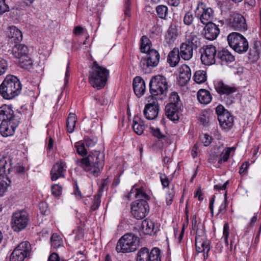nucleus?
<instances>
[{
    "mask_svg": "<svg viewBox=\"0 0 261 261\" xmlns=\"http://www.w3.org/2000/svg\"><path fill=\"white\" fill-rule=\"evenodd\" d=\"M149 92L152 95H166L169 85L168 81L165 76L157 75L151 77L149 82Z\"/></svg>",
    "mask_w": 261,
    "mask_h": 261,
    "instance_id": "nucleus-6",
    "label": "nucleus"
},
{
    "mask_svg": "<svg viewBox=\"0 0 261 261\" xmlns=\"http://www.w3.org/2000/svg\"><path fill=\"white\" fill-rule=\"evenodd\" d=\"M227 205V199L226 196L225 197L224 200L221 204L219 210L218 214H224L226 211V207Z\"/></svg>",
    "mask_w": 261,
    "mask_h": 261,
    "instance_id": "nucleus-62",
    "label": "nucleus"
},
{
    "mask_svg": "<svg viewBox=\"0 0 261 261\" xmlns=\"http://www.w3.org/2000/svg\"><path fill=\"white\" fill-rule=\"evenodd\" d=\"M140 229L144 234H151L154 229V223L150 220L145 219L142 222Z\"/></svg>",
    "mask_w": 261,
    "mask_h": 261,
    "instance_id": "nucleus-34",
    "label": "nucleus"
},
{
    "mask_svg": "<svg viewBox=\"0 0 261 261\" xmlns=\"http://www.w3.org/2000/svg\"><path fill=\"white\" fill-rule=\"evenodd\" d=\"M225 112H229L228 111H227L226 110H225L224 109V107L221 105H218L216 108V113L218 116V119H219V116H222Z\"/></svg>",
    "mask_w": 261,
    "mask_h": 261,
    "instance_id": "nucleus-61",
    "label": "nucleus"
},
{
    "mask_svg": "<svg viewBox=\"0 0 261 261\" xmlns=\"http://www.w3.org/2000/svg\"><path fill=\"white\" fill-rule=\"evenodd\" d=\"M67 169V166L64 161L60 160L56 162L50 171L51 180L55 181L60 178L64 177Z\"/></svg>",
    "mask_w": 261,
    "mask_h": 261,
    "instance_id": "nucleus-17",
    "label": "nucleus"
},
{
    "mask_svg": "<svg viewBox=\"0 0 261 261\" xmlns=\"http://www.w3.org/2000/svg\"><path fill=\"white\" fill-rule=\"evenodd\" d=\"M100 195H97L95 196L92 202V204L91 206V210L92 211H94L98 209V208L100 206Z\"/></svg>",
    "mask_w": 261,
    "mask_h": 261,
    "instance_id": "nucleus-52",
    "label": "nucleus"
},
{
    "mask_svg": "<svg viewBox=\"0 0 261 261\" xmlns=\"http://www.w3.org/2000/svg\"><path fill=\"white\" fill-rule=\"evenodd\" d=\"M74 147L79 154L85 155L88 153L87 148L83 142H77L74 144Z\"/></svg>",
    "mask_w": 261,
    "mask_h": 261,
    "instance_id": "nucleus-44",
    "label": "nucleus"
},
{
    "mask_svg": "<svg viewBox=\"0 0 261 261\" xmlns=\"http://www.w3.org/2000/svg\"><path fill=\"white\" fill-rule=\"evenodd\" d=\"M155 10L159 18L166 19L168 12V8L166 6L163 5H159L156 7Z\"/></svg>",
    "mask_w": 261,
    "mask_h": 261,
    "instance_id": "nucleus-43",
    "label": "nucleus"
},
{
    "mask_svg": "<svg viewBox=\"0 0 261 261\" xmlns=\"http://www.w3.org/2000/svg\"><path fill=\"white\" fill-rule=\"evenodd\" d=\"M218 121L221 126L226 129H230L233 124V117L229 112H225L219 116Z\"/></svg>",
    "mask_w": 261,
    "mask_h": 261,
    "instance_id": "nucleus-28",
    "label": "nucleus"
},
{
    "mask_svg": "<svg viewBox=\"0 0 261 261\" xmlns=\"http://www.w3.org/2000/svg\"><path fill=\"white\" fill-rule=\"evenodd\" d=\"M150 47V42L149 39L145 36L141 38V42L140 45V50L142 53H147L152 50Z\"/></svg>",
    "mask_w": 261,
    "mask_h": 261,
    "instance_id": "nucleus-41",
    "label": "nucleus"
},
{
    "mask_svg": "<svg viewBox=\"0 0 261 261\" xmlns=\"http://www.w3.org/2000/svg\"><path fill=\"white\" fill-rule=\"evenodd\" d=\"M216 91L221 95L224 96V99L227 105H231L234 99L232 94L237 91L234 86H229L222 81H216L214 83Z\"/></svg>",
    "mask_w": 261,
    "mask_h": 261,
    "instance_id": "nucleus-10",
    "label": "nucleus"
},
{
    "mask_svg": "<svg viewBox=\"0 0 261 261\" xmlns=\"http://www.w3.org/2000/svg\"><path fill=\"white\" fill-rule=\"evenodd\" d=\"M195 15L199 18L203 24L212 23L214 17V12L212 8L208 7L206 4L199 2L195 10Z\"/></svg>",
    "mask_w": 261,
    "mask_h": 261,
    "instance_id": "nucleus-11",
    "label": "nucleus"
},
{
    "mask_svg": "<svg viewBox=\"0 0 261 261\" xmlns=\"http://www.w3.org/2000/svg\"><path fill=\"white\" fill-rule=\"evenodd\" d=\"M198 36V33L196 32L187 33L185 36L186 41L185 42H188L189 44H191L192 47L197 48L201 44L200 38Z\"/></svg>",
    "mask_w": 261,
    "mask_h": 261,
    "instance_id": "nucleus-30",
    "label": "nucleus"
},
{
    "mask_svg": "<svg viewBox=\"0 0 261 261\" xmlns=\"http://www.w3.org/2000/svg\"><path fill=\"white\" fill-rule=\"evenodd\" d=\"M9 11V7L6 0H0V15Z\"/></svg>",
    "mask_w": 261,
    "mask_h": 261,
    "instance_id": "nucleus-55",
    "label": "nucleus"
},
{
    "mask_svg": "<svg viewBox=\"0 0 261 261\" xmlns=\"http://www.w3.org/2000/svg\"><path fill=\"white\" fill-rule=\"evenodd\" d=\"M194 16L192 12H187L184 17V23L187 25H191L194 20Z\"/></svg>",
    "mask_w": 261,
    "mask_h": 261,
    "instance_id": "nucleus-48",
    "label": "nucleus"
},
{
    "mask_svg": "<svg viewBox=\"0 0 261 261\" xmlns=\"http://www.w3.org/2000/svg\"><path fill=\"white\" fill-rule=\"evenodd\" d=\"M7 36L10 42L17 43L22 39V32L15 26L9 27Z\"/></svg>",
    "mask_w": 261,
    "mask_h": 261,
    "instance_id": "nucleus-26",
    "label": "nucleus"
},
{
    "mask_svg": "<svg viewBox=\"0 0 261 261\" xmlns=\"http://www.w3.org/2000/svg\"><path fill=\"white\" fill-rule=\"evenodd\" d=\"M96 139H87L83 142L87 148L94 146L96 143Z\"/></svg>",
    "mask_w": 261,
    "mask_h": 261,
    "instance_id": "nucleus-64",
    "label": "nucleus"
},
{
    "mask_svg": "<svg viewBox=\"0 0 261 261\" xmlns=\"http://www.w3.org/2000/svg\"><path fill=\"white\" fill-rule=\"evenodd\" d=\"M136 185H135L127 195L126 196L128 199L132 198V194L134 193H135V197L136 198H140V199H143L146 201L150 198L149 195L144 187L141 186L139 188H136Z\"/></svg>",
    "mask_w": 261,
    "mask_h": 261,
    "instance_id": "nucleus-20",
    "label": "nucleus"
},
{
    "mask_svg": "<svg viewBox=\"0 0 261 261\" xmlns=\"http://www.w3.org/2000/svg\"><path fill=\"white\" fill-rule=\"evenodd\" d=\"M229 45L239 54L246 53L249 47L248 42L245 37L240 33L233 32L227 36Z\"/></svg>",
    "mask_w": 261,
    "mask_h": 261,
    "instance_id": "nucleus-8",
    "label": "nucleus"
},
{
    "mask_svg": "<svg viewBox=\"0 0 261 261\" xmlns=\"http://www.w3.org/2000/svg\"><path fill=\"white\" fill-rule=\"evenodd\" d=\"M249 165V162H245L242 164L239 171V174L242 176L247 175Z\"/></svg>",
    "mask_w": 261,
    "mask_h": 261,
    "instance_id": "nucleus-50",
    "label": "nucleus"
},
{
    "mask_svg": "<svg viewBox=\"0 0 261 261\" xmlns=\"http://www.w3.org/2000/svg\"><path fill=\"white\" fill-rule=\"evenodd\" d=\"M217 59L220 60L222 63H230L234 61L235 57L227 49L223 48L218 51Z\"/></svg>",
    "mask_w": 261,
    "mask_h": 261,
    "instance_id": "nucleus-27",
    "label": "nucleus"
},
{
    "mask_svg": "<svg viewBox=\"0 0 261 261\" xmlns=\"http://www.w3.org/2000/svg\"><path fill=\"white\" fill-rule=\"evenodd\" d=\"M178 48L175 47L169 53L167 62L171 67H175L180 61Z\"/></svg>",
    "mask_w": 261,
    "mask_h": 261,
    "instance_id": "nucleus-32",
    "label": "nucleus"
},
{
    "mask_svg": "<svg viewBox=\"0 0 261 261\" xmlns=\"http://www.w3.org/2000/svg\"><path fill=\"white\" fill-rule=\"evenodd\" d=\"M8 68L7 61L3 58H0V76L5 73Z\"/></svg>",
    "mask_w": 261,
    "mask_h": 261,
    "instance_id": "nucleus-54",
    "label": "nucleus"
},
{
    "mask_svg": "<svg viewBox=\"0 0 261 261\" xmlns=\"http://www.w3.org/2000/svg\"><path fill=\"white\" fill-rule=\"evenodd\" d=\"M140 239L132 233H127L117 242L116 250L119 253H130L137 250L139 246Z\"/></svg>",
    "mask_w": 261,
    "mask_h": 261,
    "instance_id": "nucleus-5",
    "label": "nucleus"
},
{
    "mask_svg": "<svg viewBox=\"0 0 261 261\" xmlns=\"http://www.w3.org/2000/svg\"><path fill=\"white\" fill-rule=\"evenodd\" d=\"M134 132L138 135H141L144 130V122L138 117H135L132 125Z\"/></svg>",
    "mask_w": 261,
    "mask_h": 261,
    "instance_id": "nucleus-36",
    "label": "nucleus"
},
{
    "mask_svg": "<svg viewBox=\"0 0 261 261\" xmlns=\"http://www.w3.org/2000/svg\"><path fill=\"white\" fill-rule=\"evenodd\" d=\"M216 148L217 153H219L218 163L223 164L228 161L231 152L234 151L236 148L235 147H225L222 150H221L220 147H217Z\"/></svg>",
    "mask_w": 261,
    "mask_h": 261,
    "instance_id": "nucleus-29",
    "label": "nucleus"
},
{
    "mask_svg": "<svg viewBox=\"0 0 261 261\" xmlns=\"http://www.w3.org/2000/svg\"><path fill=\"white\" fill-rule=\"evenodd\" d=\"M204 28V36L207 40H213L217 38L220 34V29L214 23L205 24Z\"/></svg>",
    "mask_w": 261,
    "mask_h": 261,
    "instance_id": "nucleus-22",
    "label": "nucleus"
},
{
    "mask_svg": "<svg viewBox=\"0 0 261 261\" xmlns=\"http://www.w3.org/2000/svg\"><path fill=\"white\" fill-rule=\"evenodd\" d=\"M194 81L197 84L204 83L207 79L206 72L204 70H198L196 71L193 76Z\"/></svg>",
    "mask_w": 261,
    "mask_h": 261,
    "instance_id": "nucleus-40",
    "label": "nucleus"
},
{
    "mask_svg": "<svg viewBox=\"0 0 261 261\" xmlns=\"http://www.w3.org/2000/svg\"><path fill=\"white\" fill-rule=\"evenodd\" d=\"M151 251L146 247L141 248L137 253L136 261H148Z\"/></svg>",
    "mask_w": 261,
    "mask_h": 261,
    "instance_id": "nucleus-37",
    "label": "nucleus"
},
{
    "mask_svg": "<svg viewBox=\"0 0 261 261\" xmlns=\"http://www.w3.org/2000/svg\"><path fill=\"white\" fill-rule=\"evenodd\" d=\"M18 65L24 69H30L33 65V61L29 55L23 56L18 59Z\"/></svg>",
    "mask_w": 261,
    "mask_h": 261,
    "instance_id": "nucleus-39",
    "label": "nucleus"
},
{
    "mask_svg": "<svg viewBox=\"0 0 261 261\" xmlns=\"http://www.w3.org/2000/svg\"><path fill=\"white\" fill-rule=\"evenodd\" d=\"M150 129L152 135L159 139H162L166 137V136L161 132L160 128L151 127Z\"/></svg>",
    "mask_w": 261,
    "mask_h": 261,
    "instance_id": "nucleus-51",
    "label": "nucleus"
},
{
    "mask_svg": "<svg viewBox=\"0 0 261 261\" xmlns=\"http://www.w3.org/2000/svg\"><path fill=\"white\" fill-rule=\"evenodd\" d=\"M51 194L55 197H59L62 192V187L59 184H54L51 187Z\"/></svg>",
    "mask_w": 261,
    "mask_h": 261,
    "instance_id": "nucleus-47",
    "label": "nucleus"
},
{
    "mask_svg": "<svg viewBox=\"0 0 261 261\" xmlns=\"http://www.w3.org/2000/svg\"><path fill=\"white\" fill-rule=\"evenodd\" d=\"M216 148H214V151L210 154L208 158L209 163L213 164L216 167H219L220 165L221 164L218 163V160L219 158V153H217Z\"/></svg>",
    "mask_w": 261,
    "mask_h": 261,
    "instance_id": "nucleus-45",
    "label": "nucleus"
},
{
    "mask_svg": "<svg viewBox=\"0 0 261 261\" xmlns=\"http://www.w3.org/2000/svg\"><path fill=\"white\" fill-rule=\"evenodd\" d=\"M75 163L89 174L97 176L105 165V154L95 150L91 152L87 156L75 160Z\"/></svg>",
    "mask_w": 261,
    "mask_h": 261,
    "instance_id": "nucleus-1",
    "label": "nucleus"
},
{
    "mask_svg": "<svg viewBox=\"0 0 261 261\" xmlns=\"http://www.w3.org/2000/svg\"><path fill=\"white\" fill-rule=\"evenodd\" d=\"M30 216L26 211L24 210L15 211L11 216V228L14 231L19 232L28 226Z\"/></svg>",
    "mask_w": 261,
    "mask_h": 261,
    "instance_id": "nucleus-7",
    "label": "nucleus"
},
{
    "mask_svg": "<svg viewBox=\"0 0 261 261\" xmlns=\"http://www.w3.org/2000/svg\"><path fill=\"white\" fill-rule=\"evenodd\" d=\"M16 117L19 116L14 114L12 106L4 105L0 107V120H11Z\"/></svg>",
    "mask_w": 261,
    "mask_h": 261,
    "instance_id": "nucleus-23",
    "label": "nucleus"
},
{
    "mask_svg": "<svg viewBox=\"0 0 261 261\" xmlns=\"http://www.w3.org/2000/svg\"><path fill=\"white\" fill-rule=\"evenodd\" d=\"M192 229L196 231L195 247L196 251L198 252H203V258L205 260L208 258V253L210 250V241L207 239L202 224L197 223L196 215L192 217Z\"/></svg>",
    "mask_w": 261,
    "mask_h": 261,
    "instance_id": "nucleus-3",
    "label": "nucleus"
},
{
    "mask_svg": "<svg viewBox=\"0 0 261 261\" xmlns=\"http://www.w3.org/2000/svg\"><path fill=\"white\" fill-rule=\"evenodd\" d=\"M39 208L40 213L43 215H47L49 213V210L47 208L46 203L44 202H40L39 204Z\"/></svg>",
    "mask_w": 261,
    "mask_h": 261,
    "instance_id": "nucleus-57",
    "label": "nucleus"
},
{
    "mask_svg": "<svg viewBox=\"0 0 261 261\" xmlns=\"http://www.w3.org/2000/svg\"><path fill=\"white\" fill-rule=\"evenodd\" d=\"M31 245L28 241L20 243L13 250L10 256V261H23L30 255Z\"/></svg>",
    "mask_w": 261,
    "mask_h": 261,
    "instance_id": "nucleus-13",
    "label": "nucleus"
},
{
    "mask_svg": "<svg viewBox=\"0 0 261 261\" xmlns=\"http://www.w3.org/2000/svg\"><path fill=\"white\" fill-rule=\"evenodd\" d=\"M160 59V55L158 51L152 49L143 57L140 63V67L145 73L149 72L151 69L158 65Z\"/></svg>",
    "mask_w": 261,
    "mask_h": 261,
    "instance_id": "nucleus-9",
    "label": "nucleus"
},
{
    "mask_svg": "<svg viewBox=\"0 0 261 261\" xmlns=\"http://www.w3.org/2000/svg\"><path fill=\"white\" fill-rule=\"evenodd\" d=\"M149 211L147 202L143 199H138L133 202L131 205V213L137 219H142L146 217Z\"/></svg>",
    "mask_w": 261,
    "mask_h": 261,
    "instance_id": "nucleus-14",
    "label": "nucleus"
},
{
    "mask_svg": "<svg viewBox=\"0 0 261 261\" xmlns=\"http://www.w3.org/2000/svg\"><path fill=\"white\" fill-rule=\"evenodd\" d=\"M229 234V226L228 223H225L223 226V236L227 246L228 245V236Z\"/></svg>",
    "mask_w": 261,
    "mask_h": 261,
    "instance_id": "nucleus-53",
    "label": "nucleus"
},
{
    "mask_svg": "<svg viewBox=\"0 0 261 261\" xmlns=\"http://www.w3.org/2000/svg\"><path fill=\"white\" fill-rule=\"evenodd\" d=\"M170 103L179 105L181 106V102L178 93L176 92H172L170 94Z\"/></svg>",
    "mask_w": 261,
    "mask_h": 261,
    "instance_id": "nucleus-49",
    "label": "nucleus"
},
{
    "mask_svg": "<svg viewBox=\"0 0 261 261\" xmlns=\"http://www.w3.org/2000/svg\"><path fill=\"white\" fill-rule=\"evenodd\" d=\"M133 89L138 97L143 96L146 91L144 81L140 76H136L133 80Z\"/></svg>",
    "mask_w": 261,
    "mask_h": 261,
    "instance_id": "nucleus-24",
    "label": "nucleus"
},
{
    "mask_svg": "<svg viewBox=\"0 0 261 261\" xmlns=\"http://www.w3.org/2000/svg\"><path fill=\"white\" fill-rule=\"evenodd\" d=\"M12 53L14 57L18 59L28 55V48L23 44H17L13 47Z\"/></svg>",
    "mask_w": 261,
    "mask_h": 261,
    "instance_id": "nucleus-31",
    "label": "nucleus"
},
{
    "mask_svg": "<svg viewBox=\"0 0 261 261\" xmlns=\"http://www.w3.org/2000/svg\"><path fill=\"white\" fill-rule=\"evenodd\" d=\"M179 105L169 103L165 107V113L167 117L172 121H176L179 119L178 114L180 109Z\"/></svg>",
    "mask_w": 261,
    "mask_h": 261,
    "instance_id": "nucleus-21",
    "label": "nucleus"
},
{
    "mask_svg": "<svg viewBox=\"0 0 261 261\" xmlns=\"http://www.w3.org/2000/svg\"><path fill=\"white\" fill-rule=\"evenodd\" d=\"M22 85L17 77L7 75L0 85V95L7 100L13 99L21 93Z\"/></svg>",
    "mask_w": 261,
    "mask_h": 261,
    "instance_id": "nucleus-2",
    "label": "nucleus"
},
{
    "mask_svg": "<svg viewBox=\"0 0 261 261\" xmlns=\"http://www.w3.org/2000/svg\"><path fill=\"white\" fill-rule=\"evenodd\" d=\"M174 196V192L173 190L169 191L166 194V203L168 205H170L172 204L173 199Z\"/></svg>",
    "mask_w": 261,
    "mask_h": 261,
    "instance_id": "nucleus-58",
    "label": "nucleus"
},
{
    "mask_svg": "<svg viewBox=\"0 0 261 261\" xmlns=\"http://www.w3.org/2000/svg\"><path fill=\"white\" fill-rule=\"evenodd\" d=\"M73 232L75 234V239L76 240L83 238L84 235V230L79 227L74 229Z\"/></svg>",
    "mask_w": 261,
    "mask_h": 261,
    "instance_id": "nucleus-59",
    "label": "nucleus"
},
{
    "mask_svg": "<svg viewBox=\"0 0 261 261\" xmlns=\"http://www.w3.org/2000/svg\"><path fill=\"white\" fill-rule=\"evenodd\" d=\"M178 72L177 83L180 86H184L188 83L191 79V69L188 65L183 64L178 68Z\"/></svg>",
    "mask_w": 261,
    "mask_h": 261,
    "instance_id": "nucleus-18",
    "label": "nucleus"
},
{
    "mask_svg": "<svg viewBox=\"0 0 261 261\" xmlns=\"http://www.w3.org/2000/svg\"><path fill=\"white\" fill-rule=\"evenodd\" d=\"M148 261H161V252L159 248H154L151 250Z\"/></svg>",
    "mask_w": 261,
    "mask_h": 261,
    "instance_id": "nucleus-46",
    "label": "nucleus"
},
{
    "mask_svg": "<svg viewBox=\"0 0 261 261\" xmlns=\"http://www.w3.org/2000/svg\"><path fill=\"white\" fill-rule=\"evenodd\" d=\"M197 97L200 103L203 105L209 103L212 99L210 92L205 89H200L197 92Z\"/></svg>",
    "mask_w": 261,
    "mask_h": 261,
    "instance_id": "nucleus-33",
    "label": "nucleus"
},
{
    "mask_svg": "<svg viewBox=\"0 0 261 261\" xmlns=\"http://www.w3.org/2000/svg\"><path fill=\"white\" fill-rule=\"evenodd\" d=\"M148 103L145 105L143 110V114L146 119L154 120L158 116L160 106L158 100L153 97L148 99Z\"/></svg>",
    "mask_w": 261,
    "mask_h": 261,
    "instance_id": "nucleus-15",
    "label": "nucleus"
},
{
    "mask_svg": "<svg viewBox=\"0 0 261 261\" xmlns=\"http://www.w3.org/2000/svg\"><path fill=\"white\" fill-rule=\"evenodd\" d=\"M160 180L163 188L167 187L169 186V179L165 174H162L160 175Z\"/></svg>",
    "mask_w": 261,
    "mask_h": 261,
    "instance_id": "nucleus-63",
    "label": "nucleus"
},
{
    "mask_svg": "<svg viewBox=\"0 0 261 261\" xmlns=\"http://www.w3.org/2000/svg\"><path fill=\"white\" fill-rule=\"evenodd\" d=\"M19 117L11 120L3 121L0 125V133L5 137L13 136L19 123Z\"/></svg>",
    "mask_w": 261,
    "mask_h": 261,
    "instance_id": "nucleus-16",
    "label": "nucleus"
},
{
    "mask_svg": "<svg viewBox=\"0 0 261 261\" xmlns=\"http://www.w3.org/2000/svg\"><path fill=\"white\" fill-rule=\"evenodd\" d=\"M178 51L180 57L184 60H190L193 57V47L188 42L182 43L178 49Z\"/></svg>",
    "mask_w": 261,
    "mask_h": 261,
    "instance_id": "nucleus-25",
    "label": "nucleus"
},
{
    "mask_svg": "<svg viewBox=\"0 0 261 261\" xmlns=\"http://www.w3.org/2000/svg\"><path fill=\"white\" fill-rule=\"evenodd\" d=\"M76 122V117L74 114L70 113L67 119L66 127L67 132L72 133L74 130Z\"/></svg>",
    "mask_w": 261,
    "mask_h": 261,
    "instance_id": "nucleus-38",
    "label": "nucleus"
},
{
    "mask_svg": "<svg viewBox=\"0 0 261 261\" xmlns=\"http://www.w3.org/2000/svg\"><path fill=\"white\" fill-rule=\"evenodd\" d=\"M200 139L205 146H208L212 142L211 137L207 134L200 136Z\"/></svg>",
    "mask_w": 261,
    "mask_h": 261,
    "instance_id": "nucleus-56",
    "label": "nucleus"
},
{
    "mask_svg": "<svg viewBox=\"0 0 261 261\" xmlns=\"http://www.w3.org/2000/svg\"><path fill=\"white\" fill-rule=\"evenodd\" d=\"M201 54L200 59L203 64L212 65L215 63L217 59L218 51L215 46L206 45L203 46L200 49Z\"/></svg>",
    "mask_w": 261,
    "mask_h": 261,
    "instance_id": "nucleus-12",
    "label": "nucleus"
},
{
    "mask_svg": "<svg viewBox=\"0 0 261 261\" xmlns=\"http://www.w3.org/2000/svg\"><path fill=\"white\" fill-rule=\"evenodd\" d=\"M230 25L234 30L244 31L247 30V25L244 17L240 14H233L230 20Z\"/></svg>",
    "mask_w": 261,
    "mask_h": 261,
    "instance_id": "nucleus-19",
    "label": "nucleus"
},
{
    "mask_svg": "<svg viewBox=\"0 0 261 261\" xmlns=\"http://www.w3.org/2000/svg\"><path fill=\"white\" fill-rule=\"evenodd\" d=\"M8 184L4 180L0 181V196H3L7 191Z\"/></svg>",
    "mask_w": 261,
    "mask_h": 261,
    "instance_id": "nucleus-60",
    "label": "nucleus"
},
{
    "mask_svg": "<svg viewBox=\"0 0 261 261\" xmlns=\"http://www.w3.org/2000/svg\"><path fill=\"white\" fill-rule=\"evenodd\" d=\"M50 243L52 248L57 249L63 245L62 238L57 234L54 233L50 238Z\"/></svg>",
    "mask_w": 261,
    "mask_h": 261,
    "instance_id": "nucleus-42",
    "label": "nucleus"
},
{
    "mask_svg": "<svg viewBox=\"0 0 261 261\" xmlns=\"http://www.w3.org/2000/svg\"><path fill=\"white\" fill-rule=\"evenodd\" d=\"M178 36V30L174 24H171L166 34V40L169 43H173Z\"/></svg>",
    "mask_w": 261,
    "mask_h": 261,
    "instance_id": "nucleus-35",
    "label": "nucleus"
},
{
    "mask_svg": "<svg viewBox=\"0 0 261 261\" xmlns=\"http://www.w3.org/2000/svg\"><path fill=\"white\" fill-rule=\"evenodd\" d=\"M109 76V70L99 65L96 61L93 62L90 66L88 80L93 88L97 89L103 88L106 85Z\"/></svg>",
    "mask_w": 261,
    "mask_h": 261,
    "instance_id": "nucleus-4",
    "label": "nucleus"
}]
</instances>
